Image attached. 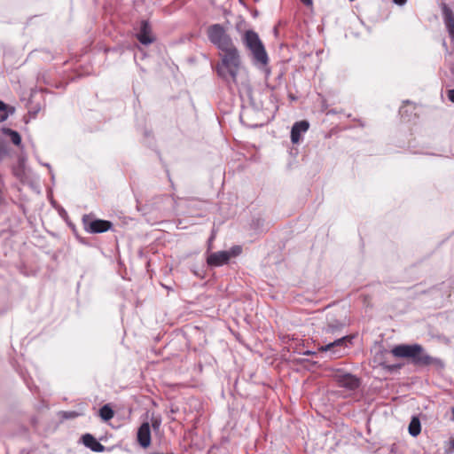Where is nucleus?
Listing matches in <instances>:
<instances>
[{"instance_id": "39448f33", "label": "nucleus", "mask_w": 454, "mask_h": 454, "mask_svg": "<svg viewBox=\"0 0 454 454\" xmlns=\"http://www.w3.org/2000/svg\"><path fill=\"white\" fill-rule=\"evenodd\" d=\"M207 34L208 40L221 51L235 46L231 36L226 33L224 27L221 24L209 26Z\"/></svg>"}, {"instance_id": "aec40b11", "label": "nucleus", "mask_w": 454, "mask_h": 454, "mask_svg": "<svg viewBox=\"0 0 454 454\" xmlns=\"http://www.w3.org/2000/svg\"><path fill=\"white\" fill-rule=\"evenodd\" d=\"M161 425V419L160 418H152V427L154 431H158Z\"/></svg>"}, {"instance_id": "a878e982", "label": "nucleus", "mask_w": 454, "mask_h": 454, "mask_svg": "<svg viewBox=\"0 0 454 454\" xmlns=\"http://www.w3.org/2000/svg\"><path fill=\"white\" fill-rule=\"evenodd\" d=\"M452 419H454V407L452 408Z\"/></svg>"}, {"instance_id": "4be33fe9", "label": "nucleus", "mask_w": 454, "mask_h": 454, "mask_svg": "<svg viewBox=\"0 0 454 454\" xmlns=\"http://www.w3.org/2000/svg\"><path fill=\"white\" fill-rule=\"evenodd\" d=\"M393 2L395 4H398V5H403L407 0H393Z\"/></svg>"}, {"instance_id": "7ed1b4c3", "label": "nucleus", "mask_w": 454, "mask_h": 454, "mask_svg": "<svg viewBox=\"0 0 454 454\" xmlns=\"http://www.w3.org/2000/svg\"><path fill=\"white\" fill-rule=\"evenodd\" d=\"M241 67V58L236 46L223 51L220 61L215 66L217 75L228 87L237 84V76Z\"/></svg>"}, {"instance_id": "f257e3e1", "label": "nucleus", "mask_w": 454, "mask_h": 454, "mask_svg": "<svg viewBox=\"0 0 454 454\" xmlns=\"http://www.w3.org/2000/svg\"><path fill=\"white\" fill-rule=\"evenodd\" d=\"M391 352L396 357L411 358L414 365L433 366L438 371H442L445 367V364L442 359L431 356L426 352L424 348L418 343L400 344L394 347Z\"/></svg>"}, {"instance_id": "9b49d317", "label": "nucleus", "mask_w": 454, "mask_h": 454, "mask_svg": "<svg viewBox=\"0 0 454 454\" xmlns=\"http://www.w3.org/2000/svg\"><path fill=\"white\" fill-rule=\"evenodd\" d=\"M442 16L443 22L446 27V29L449 33V35L452 42H454V14L450 7L446 4L442 5Z\"/></svg>"}, {"instance_id": "9d476101", "label": "nucleus", "mask_w": 454, "mask_h": 454, "mask_svg": "<svg viewBox=\"0 0 454 454\" xmlns=\"http://www.w3.org/2000/svg\"><path fill=\"white\" fill-rule=\"evenodd\" d=\"M137 442L143 448H147L151 443V429L148 422H144L137 430Z\"/></svg>"}, {"instance_id": "f8f14e48", "label": "nucleus", "mask_w": 454, "mask_h": 454, "mask_svg": "<svg viewBox=\"0 0 454 454\" xmlns=\"http://www.w3.org/2000/svg\"><path fill=\"white\" fill-rule=\"evenodd\" d=\"M309 128V123L307 121H301L295 122L291 129V141L293 144H298L301 140L302 133H305Z\"/></svg>"}, {"instance_id": "1a4fd4ad", "label": "nucleus", "mask_w": 454, "mask_h": 454, "mask_svg": "<svg viewBox=\"0 0 454 454\" xmlns=\"http://www.w3.org/2000/svg\"><path fill=\"white\" fill-rule=\"evenodd\" d=\"M230 253L227 251H218L215 253H212L207 258V263L210 267H220L224 264H227L230 261Z\"/></svg>"}, {"instance_id": "f3484780", "label": "nucleus", "mask_w": 454, "mask_h": 454, "mask_svg": "<svg viewBox=\"0 0 454 454\" xmlns=\"http://www.w3.org/2000/svg\"><path fill=\"white\" fill-rule=\"evenodd\" d=\"M99 415L103 420L107 421L114 417V412L108 404H106L99 409Z\"/></svg>"}, {"instance_id": "423d86ee", "label": "nucleus", "mask_w": 454, "mask_h": 454, "mask_svg": "<svg viewBox=\"0 0 454 454\" xmlns=\"http://www.w3.org/2000/svg\"><path fill=\"white\" fill-rule=\"evenodd\" d=\"M84 230L89 233H102L112 229L113 223L107 220L95 219L90 220L89 215L82 217Z\"/></svg>"}, {"instance_id": "f03ea898", "label": "nucleus", "mask_w": 454, "mask_h": 454, "mask_svg": "<svg viewBox=\"0 0 454 454\" xmlns=\"http://www.w3.org/2000/svg\"><path fill=\"white\" fill-rule=\"evenodd\" d=\"M345 324L339 320L328 322L323 328V333L325 335H333L334 339L325 345L318 348V351L331 352L333 357H340L344 354V350L351 344L353 337L351 335H342Z\"/></svg>"}, {"instance_id": "5701e85b", "label": "nucleus", "mask_w": 454, "mask_h": 454, "mask_svg": "<svg viewBox=\"0 0 454 454\" xmlns=\"http://www.w3.org/2000/svg\"><path fill=\"white\" fill-rule=\"evenodd\" d=\"M305 5L312 4V0H301Z\"/></svg>"}, {"instance_id": "2eb2a0df", "label": "nucleus", "mask_w": 454, "mask_h": 454, "mask_svg": "<svg viewBox=\"0 0 454 454\" xmlns=\"http://www.w3.org/2000/svg\"><path fill=\"white\" fill-rule=\"evenodd\" d=\"M409 433L411 436H417L420 434L421 425L419 418L412 417L409 425Z\"/></svg>"}, {"instance_id": "a211bd4d", "label": "nucleus", "mask_w": 454, "mask_h": 454, "mask_svg": "<svg viewBox=\"0 0 454 454\" xmlns=\"http://www.w3.org/2000/svg\"><path fill=\"white\" fill-rule=\"evenodd\" d=\"M8 154L6 143L0 138V161Z\"/></svg>"}, {"instance_id": "4468645a", "label": "nucleus", "mask_w": 454, "mask_h": 454, "mask_svg": "<svg viewBox=\"0 0 454 454\" xmlns=\"http://www.w3.org/2000/svg\"><path fill=\"white\" fill-rule=\"evenodd\" d=\"M14 107L8 106L5 103L0 100V122H4L9 115L14 113Z\"/></svg>"}, {"instance_id": "393cba45", "label": "nucleus", "mask_w": 454, "mask_h": 454, "mask_svg": "<svg viewBox=\"0 0 454 454\" xmlns=\"http://www.w3.org/2000/svg\"><path fill=\"white\" fill-rule=\"evenodd\" d=\"M450 449H451L450 451H453L454 450V439L450 442Z\"/></svg>"}, {"instance_id": "20e7f679", "label": "nucleus", "mask_w": 454, "mask_h": 454, "mask_svg": "<svg viewBox=\"0 0 454 454\" xmlns=\"http://www.w3.org/2000/svg\"><path fill=\"white\" fill-rule=\"evenodd\" d=\"M242 41L250 51L253 63L260 67H266L269 63V57L258 34L254 30H247L245 32Z\"/></svg>"}, {"instance_id": "6ab92c4d", "label": "nucleus", "mask_w": 454, "mask_h": 454, "mask_svg": "<svg viewBox=\"0 0 454 454\" xmlns=\"http://www.w3.org/2000/svg\"><path fill=\"white\" fill-rule=\"evenodd\" d=\"M242 252V248L240 246H233L230 251H227V253H230V259L231 257H235V256H238L241 254Z\"/></svg>"}, {"instance_id": "6e6552de", "label": "nucleus", "mask_w": 454, "mask_h": 454, "mask_svg": "<svg viewBox=\"0 0 454 454\" xmlns=\"http://www.w3.org/2000/svg\"><path fill=\"white\" fill-rule=\"evenodd\" d=\"M136 37L143 45H149L154 42L155 38L153 35L151 25L147 20L141 21L140 28Z\"/></svg>"}, {"instance_id": "dca6fc26", "label": "nucleus", "mask_w": 454, "mask_h": 454, "mask_svg": "<svg viewBox=\"0 0 454 454\" xmlns=\"http://www.w3.org/2000/svg\"><path fill=\"white\" fill-rule=\"evenodd\" d=\"M2 131L4 134L8 135L10 137L12 142L15 145H20L21 144V137L19 134V132L13 130V129H11L9 128H3Z\"/></svg>"}, {"instance_id": "b1692460", "label": "nucleus", "mask_w": 454, "mask_h": 454, "mask_svg": "<svg viewBox=\"0 0 454 454\" xmlns=\"http://www.w3.org/2000/svg\"><path fill=\"white\" fill-rule=\"evenodd\" d=\"M303 355H306V356H310V355H314L315 352L313 351H310V350H306L302 353Z\"/></svg>"}, {"instance_id": "ddd939ff", "label": "nucleus", "mask_w": 454, "mask_h": 454, "mask_svg": "<svg viewBox=\"0 0 454 454\" xmlns=\"http://www.w3.org/2000/svg\"><path fill=\"white\" fill-rule=\"evenodd\" d=\"M82 442L85 447L94 452H103L106 447L101 444L92 434H85L82 436Z\"/></svg>"}, {"instance_id": "412c9836", "label": "nucleus", "mask_w": 454, "mask_h": 454, "mask_svg": "<svg viewBox=\"0 0 454 454\" xmlns=\"http://www.w3.org/2000/svg\"><path fill=\"white\" fill-rule=\"evenodd\" d=\"M449 99L454 103V89L448 91Z\"/></svg>"}, {"instance_id": "0eeeda50", "label": "nucleus", "mask_w": 454, "mask_h": 454, "mask_svg": "<svg viewBox=\"0 0 454 454\" xmlns=\"http://www.w3.org/2000/svg\"><path fill=\"white\" fill-rule=\"evenodd\" d=\"M333 380L340 387L348 391H354L360 386V379L351 373L343 372L338 370L333 375Z\"/></svg>"}]
</instances>
